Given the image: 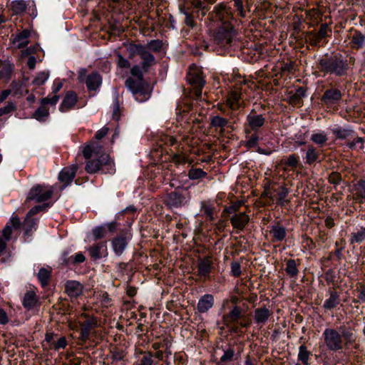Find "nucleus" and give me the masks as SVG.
Masks as SVG:
<instances>
[{"instance_id":"1","label":"nucleus","mask_w":365,"mask_h":365,"mask_svg":"<svg viewBox=\"0 0 365 365\" xmlns=\"http://www.w3.org/2000/svg\"><path fill=\"white\" fill-rule=\"evenodd\" d=\"M211 18L217 24V27L211 31V41L220 48L231 46L237 32L232 24L233 19L230 8L224 4L215 6Z\"/></svg>"},{"instance_id":"2","label":"nucleus","mask_w":365,"mask_h":365,"mask_svg":"<svg viewBox=\"0 0 365 365\" xmlns=\"http://www.w3.org/2000/svg\"><path fill=\"white\" fill-rule=\"evenodd\" d=\"M83 155L87 161L85 170L89 174L101 171L103 173L113 174L115 172V164L109 155L103 151L98 141H91L83 150Z\"/></svg>"},{"instance_id":"3","label":"nucleus","mask_w":365,"mask_h":365,"mask_svg":"<svg viewBox=\"0 0 365 365\" xmlns=\"http://www.w3.org/2000/svg\"><path fill=\"white\" fill-rule=\"evenodd\" d=\"M322 338L327 350L338 352L344 347L354 344L357 336L351 327L340 326L339 329L326 328L322 333Z\"/></svg>"},{"instance_id":"4","label":"nucleus","mask_w":365,"mask_h":365,"mask_svg":"<svg viewBox=\"0 0 365 365\" xmlns=\"http://www.w3.org/2000/svg\"><path fill=\"white\" fill-rule=\"evenodd\" d=\"M319 71L326 74L343 77L348 74L349 66L346 57L340 53L329 56L327 54L317 61Z\"/></svg>"},{"instance_id":"5","label":"nucleus","mask_w":365,"mask_h":365,"mask_svg":"<svg viewBox=\"0 0 365 365\" xmlns=\"http://www.w3.org/2000/svg\"><path fill=\"white\" fill-rule=\"evenodd\" d=\"M187 80L193 87L194 94L196 98H200L202 95V89L205 84L201 69L195 65L190 66Z\"/></svg>"},{"instance_id":"6","label":"nucleus","mask_w":365,"mask_h":365,"mask_svg":"<svg viewBox=\"0 0 365 365\" xmlns=\"http://www.w3.org/2000/svg\"><path fill=\"white\" fill-rule=\"evenodd\" d=\"M187 192L182 188H178L168 194L165 205L170 209L179 208L187 203Z\"/></svg>"},{"instance_id":"7","label":"nucleus","mask_w":365,"mask_h":365,"mask_svg":"<svg viewBox=\"0 0 365 365\" xmlns=\"http://www.w3.org/2000/svg\"><path fill=\"white\" fill-rule=\"evenodd\" d=\"M53 194V189L52 187H48L43 185H37L30 190L27 200L41 202L49 200Z\"/></svg>"},{"instance_id":"8","label":"nucleus","mask_w":365,"mask_h":365,"mask_svg":"<svg viewBox=\"0 0 365 365\" xmlns=\"http://www.w3.org/2000/svg\"><path fill=\"white\" fill-rule=\"evenodd\" d=\"M86 68H81L78 72V78L81 81H83V78L86 77L85 83L87 89L89 91H96L102 83V77L97 72H93L86 76Z\"/></svg>"},{"instance_id":"9","label":"nucleus","mask_w":365,"mask_h":365,"mask_svg":"<svg viewBox=\"0 0 365 365\" xmlns=\"http://www.w3.org/2000/svg\"><path fill=\"white\" fill-rule=\"evenodd\" d=\"M342 93L340 90L335 88L327 89L322 96L321 101L327 108L336 105L341 100Z\"/></svg>"},{"instance_id":"10","label":"nucleus","mask_w":365,"mask_h":365,"mask_svg":"<svg viewBox=\"0 0 365 365\" xmlns=\"http://www.w3.org/2000/svg\"><path fill=\"white\" fill-rule=\"evenodd\" d=\"M84 317L88 318L86 321L80 323L81 330L78 337V339L83 342L89 339L91 330L97 327V320L95 317H88L86 314Z\"/></svg>"},{"instance_id":"11","label":"nucleus","mask_w":365,"mask_h":365,"mask_svg":"<svg viewBox=\"0 0 365 365\" xmlns=\"http://www.w3.org/2000/svg\"><path fill=\"white\" fill-rule=\"evenodd\" d=\"M78 170V165L76 164L71 165V166L63 168L58 174V180L63 184V188L69 185L73 180L74 179L76 171Z\"/></svg>"},{"instance_id":"12","label":"nucleus","mask_w":365,"mask_h":365,"mask_svg":"<svg viewBox=\"0 0 365 365\" xmlns=\"http://www.w3.org/2000/svg\"><path fill=\"white\" fill-rule=\"evenodd\" d=\"M269 235L272 242H281L286 239L287 230L279 222H275L269 227Z\"/></svg>"},{"instance_id":"13","label":"nucleus","mask_w":365,"mask_h":365,"mask_svg":"<svg viewBox=\"0 0 365 365\" xmlns=\"http://www.w3.org/2000/svg\"><path fill=\"white\" fill-rule=\"evenodd\" d=\"M244 312L242 308L238 306H234L229 313L222 316V321L227 327L230 324H238L242 318Z\"/></svg>"},{"instance_id":"14","label":"nucleus","mask_w":365,"mask_h":365,"mask_svg":"<svg viewBox=\"0 0 365 365\" xmlns=\"http://www.w3.org/2000/svg\"><path fill=\"white\" fill-rule=\"evenodd\" d=\"M265 121V117L262 114H257L254 109L247 116V125L255 132L264 125Z\"/></svg>"},{"instance_id":"15","label":"nucleus","mask_w":365,"mask_h":365,"mask_svg":"<svg viewBox=\"0 0 365 365\" xmlns=\"http://www.w3.org/2000/svg\"><path fill=\"white\" fill-rule=\"evenodd\" d=\"M65 292L71 298H77L83 292V286L76 280H68L65 283Z\"/></svg>"},{"instance_id":"16","label":"nucleus","mask_w":365,"mask_h":365,"mask_svg":"<svg viewBox=\"0 0 365 365\" xmlns=\"http://www.w3.org/2000/svg\"><path fill=\"white\" fill-rule=\"evenodd\" d=\"M130 238L125 235H120L114 237L111 241L113 250L115 255L120 256L126 249Z\"/></svg>"},{"instance_id":"17","label":"nucleus","mask_w":365,"mask_h":365,"mask_svg":"<svg viewBox=\"0 0 365 365\" xmlns=\"http://www.w3.org/2000/svg\"><path fill=\"white\" fill-rule=\"evenodd\" d=\"M250 222V217L245 212L234 214L230 218V222L235 229L242 231Z\"/></svg>"},{"instance_id":"18","label":"nucleus","mask_w":365,"mask_h":365,"mask_svg":"<svg viewBox=\"0 0 365 365\" xmlns=\"http://www.w3.org/2000/svg\"><path fill=\"white\" fill-rule=\"evenodd\" d=\"M138 56L142 60L141 67L145 72H147L150 67L155 64V56L148 50L145 46H143Z\"/></svg>"},{"instance_id":"19","label":"nucleus","mask_w":365,"mask_h":365,"mask_svg":"<svg viewBox=\"0 0 365 365\" xmlns=\"http://www.w3.org/2000/svg\"><path fill=\"white\" fill-rule=\"evenodd\" d=\"M88 250L91 257L94 260L99 259L108 255L107 246L105 242H99L93 245L90 247Z\"/></svg>"},{"instance_id":"20","label":"nucleus","mask_w":365,"mask_h":365,"mask_svg":"<svg viewBox=\"0 0 365 365\" xmlns=\"http://www.w3.org/2000/svg\"><path fill=\"white\" fill-rule=\"evenodd\" d=\"M77 101L78 96L75 92H67L59 107V110L63 113L68 111L74 107L77 103Z\"/></svg>"},{"instance_id":"21","label":"nucleus","mask_w":365,"mask_h":365,"mask_svg":"<svg viewBox=\"0 0 365 365\" xmlns=\"http://www.w3.org/2000/svg\"><path fill=\"white\" fill-rule=\"evenodd\" d=\"M353 191L354 193L352 198L356 202L361 204L365 202V180L360 179L357 181L354 185Z\"/></svg>"},{"instance_id":"22","label":"nucleus","mask_w":365,"mask_h":365,"mask_svg":"<svg viewBox=\"0 0 365 365\" xmlns=\"http://www.w3.org/2000/svg\"><path fill=\"white\" fill-rule=\"evenodd\" d=\"M272 315V312L266 307L257 308L254 312V319L257 324L264 325Z\"/></svg>"},{"instance_id":"23","label":"nucleus","mask_w":365,"mask_h":365,"mask_svg":"<svg viewBox=\"0 0 365 365\" xmlns=\"http://www.w3.org/2000/svg\"><path fill=\"white\" fill-rule=\"evenodd\" d=\"M38 302V297L34 289L28 290L23 297L22 305L28 310L34 309Z\"/></svg>"},{"instance_id":"24","label":"nucleus","mask_w":365,"mask_h":365,"mask_svg":"<svg viewBox=\"0 0 365 365\" xmlns=\"http://www.w3.org/2000/svg\"><path fill=\"white\" fill-rule=\"evenodd\" d=\"M329 298H327L324 304L323 308L326 310H331L336 308L340 304L339 294L334 289L329 290Z\"/></svg>"},{"instance_id":"25","label":"nucleus","mask_w":365,"mask_h":365,"mask_svg":"<svg viewBox=\"0 0 365 365\" xmlns=\"http://www.w3.org/2000/svg\"><path fill=\"white\" fill-rule=\"evenodd\" d=\"M214 305V297L212 294H205L198 301L197 309L200 313H205Z\"/></svg>"},{"instance_id":"26","label":"nucleus","mask_w":365,"mask_h":365,"mask_svg":"<svg viewBox=\"0 0 365 365\" xmlns=\"http://www.w3.org/2000/svg\"><path fill=\"white\" fill-rule=\"evenodd\" d=\"M320 150H317L312 145H308L305 153V163L309 165L317 162H320Z\"/></svg>"},{"instance_id":"27","label":"nucleus","mask_w":365,"mask_h":365,"mask_svg":"<svg viewBox=\"0 0 365 365\" xmlns=\"http://www.w3.org/2000/svg\"><path fill=\"white\" fill-rule=\"evenodd\" d=\"M31 35V31L28 29H24L21 32L17 33L13 39V43H17L18 48H25L29 43V38Z\"/></svg>"},{"instance_id":"28","label":"nucleus","mask_w":365,"mask_h":365,"mask_svg":"<svg viewBox=\"0 0 365 365\" xmlns=\"http://www.w3.org/2000/svg\"><path fill=\"white\" fill-rule=\"evenodd\" d=\"M350 46L354 50L362 48L365 44V34L359 31H355L351 37Z\"/></svg>"},{"instance_id":"29","label":"nucleus","mask_w":365,"mask_h":365,"mask_svg":"<svg viewBox=\"0 0 365 365\" xmlns=\"http://www.w3.org/2000/svg\"><path fill=\"white\" fill-rule=\"evenodd\" d=\"M179 11L180 14L185 16V24L191 29L194 28L196 25L194 21L195 12H192L189 7L185 6V5L180 6Z\"/></svg>"},{"instance_id":"30","label":"nucleus","mask_w":365,"mask_h":365,"mask_svg":"<svg viewBox=\"0 0 365 365\" xmlns=\"http://www.w3.org/2000/svg\"><path fill=\"white\" fill-rule=\"evenodd\" d=\"M212 265V262L210 257L200 259L197 266L199 274L204 277L208 276L211 272Z\"/></svg>"},{"instance_id":"31","label":"nucleus","mask_w":365,"mask_h":365,"mask_svg":"<svg viewBox=\"0 0 365 365\" xmlns=\"http://www.w3.org/2000/svg\"><path fill=\"white\" fill-rule=\"evenodd\" d=\"M230 122L225 118L220 115H214L210 118V125L215 128V130L220 129V133L225 132V127H227Z\"/></svg>"},{"instance_id":"32","label":"nucleus","mask_w":365,"mask_h":365,"mask_svg":"<svg viewBox=\"0 0 365 365\" xmlns=\"http://www.w3.org/2000/svg\"><path fill=\"white\" fill-rule=\"evenodd\" d=\"M241 95L236 91H232L227 99V105L233 110H236L240 107Z\"/></svg>"},{"instance_id":"33","label":"nucleus","mask_w":365,"mask_h":365,"mask_svg":"<svg viewBox=\"0 0 365 365\" xmlns=\"http://www.w3.org/2000/svg\"><path fill=\"white\" fill-rule=\"evenodd\" d=\"M312 356V352L307 349V346L304 344H302L299 347V352L297 355V359L300 361L303 365H309L310 363V356Z\"/></svg>"},{"instance_id":"34","label":"nucleus","mask_w":365,"mask_h":365,"mask_svg":"<svg viewBox=\"0 0 365 365\" xmlns=\"http://www.w3.org/2000/svg\"><path fill=\"white\" fill-rule=\"evenodd\" d=\"M28 4L24 0H14L11 2L10 8L14 14H21L26 11Z\"/></svg>"},{"instance_id":"35","label":"nucleus","mask_w":365,"mask_h":365,"mask_svg":"<svg viewBox=\"0 0 365 365\" xmlns=\"http://www.w3.org/2000/svg\"><path fill=\"white\" fill-rule=\"evenodd\" d=\"M139 354L142 355L138 361V365H157L158 362L153 359V354L151 351H140Z\"/></svg>"},{"instance_id":"36","label":"nucleus","mask_w":365,"mask_h":365,"mask_svg":"<svg viewBox=\"0 0 365 365\" xmlns=\"http://www.w3.org/2000/svg\"><path fill=\"white\" fill-rule=\"evenodd\" d=\"M48 116V108L43 104H41L40 107L38 108L32 114V118H35L39 122H44Z\"/></svg>"},{"instance_id":"37","label":"nucleus","mask_w":365,"mask_h":365,"mask_svg":"<svg viewBox=\"0 0 365 365\" xmlns=\"http://www.w3.org/2000/svg\"><path fill=\"white\" fill-rule=\"evenodd\" d=\"M333 135L336 139L344 140L351 136L354 131L350 128L337 127L331 130Z\"/></svg>"},{"instance_id":"38","label":"nucleus","mask_w":365,"mask_h":365,"mask_svg":"<svg viewBox=\"0 0 365 365\" xmlns=\"http://www.w3.org/2000/svg\"><path fill=\"white\" fill-rule=\"evenodd\" d=\"M187 2L193 7V9H197L196 13H199L201 11V15L205 16L207 12L210 10V6L205 4V2L202 0H188Z\"/></svg>"},{"instance_id":"39","label":"nucleus","mask_w":365,"mask_h":365,"mask_svg":"<svg viewBox=\"0 0 365 365\" xmlns=\"http://www.w3.org/2000/svg\"><path fill=\"white\" fill-rule=\"evenodd\" d=\"M365 240V227H361L356 232L350 235V244H360Z\"/></svg>"},{"instance_id":"40","label":"nucleus","mask_w":365,"mask_h":365,"mask_svg":"<svg viewBox=\"0 0 365 365\" xmlns=\"http://www.w3.org/2000/svg\"><path fill=\"white\" fill-rule=\"evenodd\" d=\"M145 85V84L143 83V80L139 79L135 81L129 78L125 81V86L132 92L133 95Z\"/></svg>"},{"instance_id":"41","label":"nucleus","mask_w":365,"mask_h":365,"mask_svg":"<svg viewBox=\"0 0 365 365\" xmlns=\"http://www.w3.org/2000/svg\"><path fill=\"white\" fill-rule=\"evenodd\" d=\"M134 98L138 102H144L148 100L150 96V93L148 90V87L145 85L140 90L135 92L133 94Z\"/></svg>"},{"instance_id":"42","label":"nucleus","mask_w":365,"mask_h":365,"mask_svg":"<svg viewBox=\"0 0 365 365\" xmlns=\"http://www.w3.org/2000/svg\"><path fill=\"white\" fill-rule=\"evenodd\" d=\"M305 41L313 46H319V43L322 40L319 38L317 32L310 31L306 33Z\"/></svg>"},{"instance_id":"43","label":"nucleus","mask_w":365,"mask_h":365,"mask_svg":"<svg viewBox=\"0 0 365 365\" xmlns=\"http://www.w3.org/2000/svg\"><path fill=\"white\" fill-rule=\"evenodd\" d=\"M37 277L42 287H46L48 285L51 277V271L42 267L38 271Z\"/></svg>"},{"instance_id":"44","label":"nucleus","mask_w":365,"mask_h":365,"mask_svg":"<svg viewBox=\"0 0 365 365\" xmlns=\"http://www.w3.org/2000/svg\"><path fill=\"white\" fill-rule=\"evenodd\" d=\"M214 209L215 207L205 202H202L201 205L200 211L205 215L206 220L209 221H214Z\"/></svg>"},{"instance_id":"45","label":"nucleus","mask_w":365,"mask_h":365,"mask_svg":"<svg viewBox=\"0 0 365 365\" xmlns=\"http://www.w3.org/2000/svg\"><path fill=\"white\" fill-rule=\"evenodd\" d=\"M190 180H198L204 178L207 176V173L203 171L201 168H192L187 174Z\"/></svg>"},{"instance_id":"46","label":"nucleus","mask_w":365,"mask_h":365,"mask_svg":"<svg viewBox=\"0 0 365 365\" xmlns=\"http://www.w3.org/2000/svg\"><path fill=\"white\" fill-rule=\"evenodd\" d=\"M285 271L290 277H295L298 274V269L294 259H289L286 262Z\"/></svg>"},{"instance_id":"47","label":"nucleus","mask_w":365,"mask_h":365,"mask_svg":"<svg viewBox=\"0 0 365 365\" xmlns=\"http://www.w3.org/2000/svg\"><path fill=\"white\" fill-rule=\"evenodd\" d=\"M311 140L317 145L323 146L328 140V138L327 134L324 132H321L313 133L311 136Z\"/></svg>"},{"instance_id":"48","label":"nucleus","mask_w":365,"mask_h":365,"mask_svg":"<svg viewBox=\"0 0 365 365\" xmlns=\"http://www.w3.org/2000/svg\"><path fill=\"white\" fill-rule=\"evenodd\" d=\"M235 355V350L232 347L229 346L226 349H223V354L220 357V363H226L227 361H230L232 360Z\"/></svg>"},{"instance_id":"49","label":"nucleus","mask_w":365,"mask_h":365,"mask_svg":"<svg viewBox=\"0 0 365 365\" xmlns=\"http://www.w3.org/2000/svg\"><path fill=\"white\" fill-rule=\"evenodd\" d=\"M145 46L148 48V51L159 52L163 48V42L158 39L151 40Z\"/></svg>"},{"instance_id":"50","label":"nucleus","mask_w":365,"mask_h":365,"mask_svg":"<svg viewBox=\"0 0 365 365\" xmlns=\"http://www.w3.org/2000/svg\"><path fill=\"white\" fill-rule=\"evenodd\" d=\"M49 77L48 71H42L38 73L33 81V83L36 86H41L45 83Z\"/></svg>"},{"instance_id":"51","label":"nucleus","mask_w":365,"mask_h":365,"mask_svg":"<svg viewBox=\"0 0 365 365\" xmlns=\"http://www.w3.org/2000/svg\"><path fill=\"white\" fill-rule=\"evenodd\" d=\"M144 45L130 43L127 46V51L129 53V57L133 58L135 55H139Z\"/></svg>"},{"instance_id":"52","label":"nucleus","mask_w":365,"mask_h":365,"mask_svg":"<svg viewBox=\"0 0 365 365\" xmlns=\"http://www.w3.org/2000/svg\"><path fill=\"white\" fill-rule=\"evenodd\" d=\"M329 182L335 187L339 185L342 181L341 175L338 172H331L328 177Z\"/></svg>"},{"instance_id":"53","label":"nucleus","mask_w":365,"mask_h":365,"mask_svg":"<svg viewBox=\"0 0 365 365\" xmlns=\"http://www.w3.org/2000/svg\"><path fill=\"white\" fill-rule=\"evenodd\" d=\"M319 38L322 40L329 36V34L331 33V29L329 26L327 24H322L320 26L319 30L317 32Z\"/></svg>"},{"instance_id":"54","label":"nucleus","mask_w":365,"mask_h":365,"mask_svg":"<svg viewBox=\"0 0 365 365\" xmlns=\"http://www.w3.org/2000/svg\"><path fill=\"white\" fill-rule=\"evenodd\" d=\"M13 71V67L11 65H6L0 70V78L9 81Z\"/></svg>"},{"instance_id":"55","label":"nucleus","mask_w":365,"mask_h":365,"mask_svg":"<svg viewBox=\"0 0 365 365\" xmlns=\"http://www.w3.org/2000/svg\"><path fill=\"white\" fill-rule=\"evenodd\" d=\"M16 110V105L14 102L9 101L7 104L2 108H0V117L11 113Z\"/></svg>"},{"instance_id":"56","label":"nucleus","mask_w":365,"mask_h":365,"mask_svg":"<svg viewBox=\"0 0 365 365\" xmlns=\"http://www.w3.org/2000/svg\"><path fill=\"white\" fill-rule=\"evenodd\" d=\"M289 191L285 187H282L281 191L277 195V204L284 206L288 201L286 200L288 195Z\"/></svg>"},{"instance_id":"57","label":"nucleus","mask_w":365,"mask_h":365,"mask_svg":"<svg viewBox=\"0 0 365 365\" xmlns=\"http://www.w3.org/2000/svg\"><path fill=\"white\" fill-rule=\"evenodd\" d=\"M93 235L95 240H99L106 236V228L104 225L95 227L93 231Z\"/></svg>"},{"instance_id":"58","label":"nucleus","mask_w":365,"mask_h":365,"mask_svg":"<svg viewBox=\"0 0 365 365\" xmlns=\"http://www.w3.org/2000/svg\"><path fill=\"white\" fill-rule=\"evenodd\" d=\"M59 100V96L57 94H53L52 96H47L41 100V104H43L47 107L48 104L51 106H56L57 102Z\"/></svg>"},{"instance_id":"59","label":"nucleus","mask_w":365,"mask_h":365,"mask_svg":"<svg viewBox=\"0 0 365 365\" xmlns=\"http://www.w3.org/2000/svg\"><path fill=\"white\" fill-rule=\"evenodd\" d=\"M117 56V66L121 68H128L130 67V63L128 60L125 58L122 54L118 53Z\"/></svg>"},{"instance_id":"60","label":"nucleus","mask_w":365,"mask_h":365,"mask_svg":"<svg viewBox=\"0 0 365 365\" xmlns=\"http://www.w3.org/2000/svg\"><path fill=\"white\" fill-rule=\"evenodd\" d=\"M298 157L294 155H289L287 160L284 161V165L288 167L296 168L298 165Z\"/></svg>"},{"instance_id":"61","label":"nucleus","mask_w":365,"mask_h":365,"mask_svg":"<svg viewBox=\"0 0 365 365\" xmlns=\"http://www.w3.org/2000/svg\"><path fill=\"white\" fill-rule=\"evenodd\" d=\"M143 68L138 65L133 66L130 69L132 76L137 77L139 80H143Z\"/></svg>"},{"instance_id":"62","label":"nucleus","mask_w":365,"mask_h":365,"mask_svg":"<svg viewBox=\"0 0 365 365\" xmlns=\"http://www.w3.org/2000/svg\"><path fill=\"white\" fill-rule=\"evenodd\" d=\"M259 141V137L256 133L252 134L245 142V146L247 148H252L257 146Z\"/></svg>"},{"instance_id":"63","label":"nucleus","mask_w":365,"mask_h":365,"mask_svg":"<svg viewBox=\"0 0 365 365\" xmlns=\"http://www.w3.org/2000/svg\"><path fill=\"white\" fill-rule=\"evenodd\" d=\"M231 273L235 277L240 276L242 271H241V265L239 262H232L231 263Z\"/></svg>"},{"instance_id":"64","label":"nucleus","mask_w":365,"mask_h":365,"mask_svg":"<svg viewBox=\"0 0 365 365\" xmlns=\"http://www.w3.org/2000/svg\"><path fill=\"white\" fill-rule=\"evenodd\" d=\"M358 299L360 302L365 303V283H360L359 287L356 289Z\"/></svg>"}]
</instances>
